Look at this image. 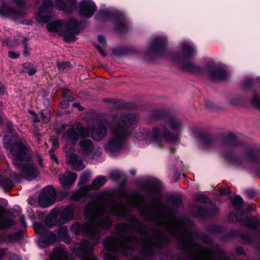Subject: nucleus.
Instances as JSON below:
<instances>
[{
    "instance_id": "1a4fd4ad",
    "label": "nucleus",
    "mask_w": 260,
    "mask_h": 260,
    "mask_svg": "<svg viewBox=\"0 0 260 260\" xmlns=\"http://www.w3.org/2000/svg\"><path fill=\"white\" fill-rule=\"evenodd\" d=\"M76 207L70 205L66 208H54L46 218V223L49 226L61 225L73 219Z\"/></svg>"
},
{
    "instance_id": "ddd939ff",
    "label": "nucleus",
    "mask_w": 260,
    "mask_h": 260,
    "mask_svg": "<svg viewBox=\"0 0 260 260\" xmlns=\"http://www.w3.org/2000/svg\"><path fill=\"white\" fill-rule=\"evenodd\" d=\"M79 153L84 158H93L95 156H99L101 153V148L95 146L89 139H83L78 144Z\"/></svg>"
},
{
    "instance_id": "aec40b11",
    "label": "nucleus",
    "mask_w": 260,
    "mask_h": 260,
    "mask_svg": "<svg viewBox=\"0 0 260 260\" xmlns=\"http://www.w3.org/2000/svg\"><path fill=\"white\" fill-rule=\"evenodd\" d=\"M107 127L102 123L95 124L91 132L92 137L95 141L102 140L107 135Z\"/></svg>"
},
{
    "instance_id": "9d476101",
    "label": "nucleus",
    "mask_w": 260,
    "mask_h": 260,
    "mask_svg": "<svg viewBox=\"0 0 260 260\" xmlns=\"http://www.w3.org/2000/svg\"><path fill=\"white\" fill-rule=\"evenodd\" d=\"M104 242L109 250L123 254H126V250L134 249L139 243L135 237L127 236L122 239H118L115 237H108L105 240Z\"/></svg>"
},
{
    "instance_id": "423d86ee",
    "label": "nucleus",
    "mask_w": 260,
    "mask_h": 260,
    "mask_svg": "<svg viewBox=\"0 0 260 260\" xmlns=\"http://www.w3.org/2000/svg\"><path fill=\"white\" fill-rule=\"evenodd\" d=\"M180 53H172L168 55L169 59L184 70L198 73L201 68L193 62L198 53V48L191 40L187 39L180 40L177 44Z\"/></svg>"
},
{
    "instance_id": "79ce46f5",
    "label": "nucleus",
    "mask_w": 260,
    "mask_h": 260,
    "mask_svg": "<svg viewBox=\"0 0 260 260\" xmlns=\"http://www.w3.org/2000/svg\"><path fill=\"white\" fill-rule=\"evenodd\" d=\"M10 260H22L17 255L11 253L10 254Z\"/></svg>"
},
{
    "instance_id": "8fccbe9b",
    "label": "nucleus",
    "mask_w": 260,
    "mask_h": 260,
    "mask_svg": "<svg viewBox=\"0 0 260 260\" xmlns=\"http://www.w3.org/2000/svg\"><path fill=\"white\" fill-rule=\"evenodd\" d=\"M96 48H97L98 50H99V51L101 53V54L103 56H106V53L105 52V51L100 46H97Z\"/></svg>"
},
{
    "instance_id": "ea45409f",
    "label": "nucleus",
    "mask_w": 260,
    "mask_h": 260,
    "mask_svg": "<svg viewBox=\"0 0 260 260\" xmlns=\"http://www.w3.org/2000/svg\"><path fill=\"white\" fill-rule=\"evenodd\" d=\"M9 57L11 58H17L19 56V53H16L14 51H9L8 53Z\"/></svg>"
},
{
    "instance_id": "4d7b16f0",
    "label": "nucleus",
    "mask_w": 260,
    "mask_h": 260,
    "mask_svg": "<svg viewBox=\"0 0 260 260\" xmlns=\"http://www.w3.org/2000/svg\"><path fill=\"white\" fill-rule=\"evenodd\" d=\"M3 45H8L10 46H13L8 40H5L3 42Z\"/></svg>"
},
{
    "instance_id": "9b49d317",
    "label": "nucleus",
    "mask_w": 260,
    "mask_h": 260,
    "mask_svg": "<svg viewBox=\"0 0 260 260\" xmlns=\"http://www.w3.org/2000/svg\"><path fill=\"white\" fill-rule=\"evenodd\" d=\"M169 44V37L165 32L153 35L148 43V49L152 53L164 55Z\"/></svg>"
},
{
    "instance_id": "39448f33",
    "label": "nucleus",
    "mask_w": 260,
    "mask_h": 260,
    "mask_svg": "<svg viewBox=\"0 0 260 260\" xmlns=\"http://www.w3.org/2000/svg\"><path fill=\"white\" fill-rule=\"evenodd\" d=\"M88 136V130L79 123L69 126L63 133V139L66 143L64 148V151L67 154L66 161L73 170L79 171L84 168L82 159L73 152L78 139Z\"/></svg>"
},
{
    "instance_id": "f8f14e48",
    "label": "nucleus",
    "mask_w": 260,
    "mask_h": 260,
    "mask_svg": "<svg viewBox=\"0 0 260 260\" xmlns=\"http://www.w3.org/2000/svg\"><path fill=\"white\" fill-rule=\"evenodd\" d=\"M13 4L3 3L0 5V15L13 19L23 16L21 9L25 4L24 0H12Z\"/></svg>"
},
{
    "instance_id": "603ef678",
    "label": "nucleus",
    "mask_w": 260,
    "mask_h": 260,
    "mask_svg": "<svg viewBox=\"0 0 260 260\" xmlns=\"http://www.w3.org/2000/svg\"><path fill=\"white\" fill-rule=\"evenodd\" d=\"M230 103L231 104L237 105L239 104V101L236 99H232L230 100Z\"/></svg>"
},
{
    "instance_id": "de8ad7c7",
    "label": "nucleus",
    "mask_w": 260,
    "mask_h": 260,
    "mask_svg": "<svg viewBox=\"0 0 260 260\" xmlns=\"http://www.w3.org/2000/svg\"><path fill=\"white\" fill-rule=\"evenodd\" d=\"M27 72L29 74V75L31 76L33 75L36 72V70L34 68H31L28 69Z\"/></svg>"
},
{
    "instance_id": "20e7f679",
    "label": "nucleus",
    "mask_w": 260,
    "mask_h": 260,
    "mask_svg": "<svg viewBox=\"0 0 260 260\" xmlns=\"http://www.w3.org/2000/svg\"><path fill=\"white\" fill-rule=\"evenodd\" d=\"M183 125L177 117L167 116L164 118V123L159 124L150 132L148 129L141 128L135 135L139 141H151L154 143L172 142L178 139L181 132Z\"/></svg>"
},
{
    "instance_id": "a18cd8bd",
    "label": "nucleus",
    "mask_w": 260,
    "mask_h": 260,
    "mask_svg": "<svg viewBox=\"0 0 260 260\" xmlns=\"http://www.w3.org/2000/svg\"><path fill=\"white\" fill-rule=\"evenodd\" d=\"M29 48L25 45L24 46V55L27 56L29 55Z\"/></svg>"
},
{
    "instance_id": "f3484780",
    "label": "nucleus",
    "mask_w": 260,
    "mask_h": 260,
    "mask_svg": "<svg viewBox=\"0 0 260 260\" xmlns=\"http://www.w3.org/2000/svg\"><path fill=\"white\" fill-rule=\"evenodd\" d=\"M55 200V191L51 186H47L39 197V203L42 207L52 205Z\"/></svg>"
},
{
    "instance_id": "a211bd4d",
    "label": "nucleus",
    "mask_w": 260,
    "mask_h": 260,
    "mask_svg": "<svg viewBox=\"0 0 260 260\" xmlns=\"http://www.w3.org/2000/svg\"><path fill=\"white\" fill-rule=\"evenodd\" d=\"M229 220L231 222H240L244 226L256 229L260 224V216H246L243 219H239L234 213H231L229 216Z\"/></svg>"
},
{
    "instance_id": "f03ea898",
    "label": "nucleus",
    "mask_w": 260,
    "mask_h": 260,
    "mask_svg": "<svg viewBox=\"0 0 260 260\" xmlns=\"http://www.w3.org/2000/svg\"><path fill=\"white\" fill-rule=\"evenodd\" d=\"M3 141L6 147H9V156L20 172L18 174L9 170L0 171V186L5 190H8L14 186V180L18 181L21 177L29 181L36 179L39 175V171L34 164L26 162L30 156L27 148L21 140L17 139L12 144L13 139L9 140L6 136Z\"/></svg>"
},
{
    "instance_id": "473e14b6",
    "label": "nucleus",
    "mask_w": 260,
    "mask_h": 260,
    "mask_svg": "<svg viewBox=\"0 0 260 260\" xmlns=\"http://www.w3.org/2000/svg\"><path fill=\"white\" fill-rule=\"evenodd\" d=\"M91 177V173L90 171H86L84 172L82 176L80 178V180L79 181V185H82L86 183Z\"/></svg>"
},
{
    "instance_id": "6e6d98bb",
    "label": "nucleus",
    "mask_w": 260,
    "mask_h": 260,
    "mask_svg": "<svg viewBox=\"0 0 260 260\" xmlns=\"http://www.w3.org/2000/svg\"><path fill=\"white\" fill-rule=\"evenodd\" d=\"M5 91L4 86L0 83V94H3Z\"/></svg>"
},
{
    "instance_id": "2eb2a0df",
    "label": "nucleus",
    "mask_w": 260,
    "mask_h": 260,
    "mask_svg": "<svg viewBox=\"0 0 260 260\" xmlns=\"http://www.w3.org/2000/svg\"><path fill=\"white\" fill-rule=\"evenodd\" d=\"M79 15L83 19L92 17L97 10L95 3L93 0H81L76 5Z\"/></svg>"
},
{
    "instance_id": "5701e85b",
    "label": "nucleus",
    "mask_w": 260,
    "mask_h": 260,
    "mask_svg": "<svg viewBox=\"0 0 260 260\" xmlns=\"http://www.w3.org/2000/svg\"><path fill=\"white\" fill-rule=\"evenodd\" d=\"M22 236L21 232L6 235L4 233H0V243L6 242L8 243L16 242L19 240Z\"/></svg>"
},
{
    "instance_id": "4be33fe9",
    "label": "nucleus",
    "mask_w": 260,
    "mask_h": 260,
    "mask_svg": "<svg viewBox=\"0 0 260 260\" xmlns=\"http://www.w3.org/2000/svg\"><path fill=\"white\" fill-rule=\"evenodd\" d=\"M211 79L217 81L226 79L229 76V74L226 71L217 67L210 71L208 74Z\"/></svg>"
},
{
    "instance_id": "7c9ffc66",
    "label": "nucleus",
    "mask_w": 260,
    "mask_h": 260,
    "mask_svg": "<svg viewBox=\"0 0 260 260\" xmlns=\"http://www.w3.org/2000/svg\"><path fill=\"white\" fill-rule=\"evenodd\" d=\"M232 202L237 211H240L242 208L243 200L241 197L236 196L231 198Z\"/></svg>"
},
{
    "instance_id": "a19ab883",
    "label": "nucleus",
    "mask_w": 260,
    "mask_h": 260,
    "mask_svg": "<svg viewBox=\"0 0 260 260\" xmlns=\"http://www.w3.org/2000/svg\"><path fill=\"white\" fill-rule=\"evenodd\" d=\"M60 107L62 109H66L69 106V103L67 101H63L60 103Z\"/></svg>"
},
{
    "instance_id": "412c9836",
    "label": "nucleus",
    "mask_w": 260,
    "mask_h": 260,
    "mask_svg": "<svg viewBox=\"0 0 260 260\" xmlns=\"http://www.w3.org/2000/svg\"><path fill=\"white\" fill-rule=\"evenodd\" d=\"M77 178V174L71 173L70 171L67 172L62 175H59L58 176L59 181L64 187L70 186L74 184Z\"/></svg>"
},
{
    "instance_id": "49530a36",
    "label": "nucleus",
    "mask_w": 260,
    "mask_h": 260,
    "mask_svg": "<svg viewBox=\"0 0 260 260\" xmlns=\"http://www.w3.org/2000/svg\"><path fill=\"white\" fill-rule=\"evenodd\" d=\"M219 192L222 195H226L229 193V190L225 188L220 189Z\"/></svg>"
},
{
    "instance_id": "680f3d73",
    "label": "nucleus",
    "mask_w": 260,
    "mask_h": 260,
    "mask_svg": "<svg viewBox=\"0 0 260 260\" xmlns=\"http://www.w3.org/2000/svg\"><path fill=\"white\" fill-rule=\"evenodd\" d=\"M29 112H30V113L31 114H32L34 116H36V114L35 113V112H34V111H29Z\"/></svg>"
},
{
    "instance_id": "6e6552de",
    "label": "nucleus",
    "mask_w": 260,
    "mask_h": 260,
    "mask_svg": "<svg viewBox=\"0 0 260 260\" xmlns=\"http://www.w3.org/2000/svg\"><path fill=\"white\" fill-rule=\"evenodd\" d=\"M97 18L99 21L109 22L113 29L117 31H126L130 26L125 15L110 9L102 8L100 10Z\"/></svg>"
},
{
    "instance_id": "052dcab7",
    "label": "nucleus",
    "mask_w": 260,
    "mask_h": 260,
    "mask_svg": "<svg viewBox=\"0 0 260 260\" xmlns=\"http://www.w3.org/2000/svg\"><path fill=\"white\" fill-rule=\"evenodd\" d=\"M34 120V121L35 122H38V121H39V118H38V117H37V115H36V116H34V120Z\"/></svg>"
},
{
    "instance_id": "b1692460",
    "label": "nucleus",
    "mask_w": 260,
    "mask_h": 260,
    "mask_svg": "<svg viewBox=\"0 0 260 260\" xmlns=\"http://www.w3.org/2000/svg\"><path fill=\"white\" fill-rule=\"evenodd\" d=\"M238 144L237 141L234 138H226L218 143L219 147L225 150L234 148Z\"/></svg>"
},
{
    "instance_id": "a878e982",
    "label": "nucleus",
    "mask_w": 260,
    "mask_h": 260,
    "mask_svg": "<svg viewBox=\"0 0 260 260\" xmlns=\"http://www.w3.org/2000/svg\"><path fill=\"white\" fill-rule=\"evenodd\" d=\"M203 63L208 74L210 73L211 70L214 69L217 67L215 59L211 57L204 58L203 59Z\"/></svg>"
},
{
    "instance_id": "cd10ccee",
    "label": "nucleus",
    "mask_w": 260,
    "mask_h": 260,
    "mask_svg": "<svg viewBox=\"0 0 260 260\" xmlns=\"http://www.w3.org/2000/svg\"><path fill=\"white\" fill-rule=\"evenodd\" d=\"M254 86L255 83L253 77H245L243 79L241 83L242 87L245 90L250 89Z\"/></svg>"
},
{
    "instance_id": "f257e3e1",
    "label": "nucleus",
    "mask_w": 260,
    "mask_h": 260,
    "mask_svg": "<svg viewBox=\"0 0 260 260\" xmlns=\"http://www.w3.org/2000/svg\"><path fill=\"white\" fill-rule=\"evenodd\" d=\"M130 207L137 208L143 218L150 221L155 218L162 204L158 201H153L152 207H148L144 199L129 197L126 198L125 204L121 201L117 202L108 193L103 192L97 194L95 200L86 205L84 215L88 221L83 224L76 222L71 227V231L74 234H83L89 238V241L83 240L75 246L77 252L84 256L81 260H93L86 255L90 253L93 246L98 243L101 230L110 226L111 222L108 214L130 217L132 215Z\"/></svg>"
},
{
    "instance_id": "4468645a",
    "label": "nucleus",
    "mask_w": 260,
    "mask_h": 260,
    "mask_svg": "<svg viewBox=\"0 0 260 260\" xmlns=\"http://www.w3.org/2000/svg\"><path fill=\"white\" fill-rule=\"evenodd\" d=\"M34 226L36 232L41 235L38 241V245L41 248L48 246L50 243L55 240V234L48 231L44 225L39 223H35Z\"/></svg>"
},
{
    "instance_id": "0eeeda50",
    "label": "nucleus",
    "mask_w": 260,
    "mask_h": 260,
    "mask_svg": "<svg viewBox=\"0 0 260 260\" xmlns=\"http://www.w3.org/2000/svg\"><path fill=\"white\" fill-rule=\"evenodd\" d=\"M81 25V21L72 17L66 22L60 20L51 22L48 23L47 29L49 31L63 36L67 42L75 41L76 36L80 31Z\"/></svg>"
},
{
    "instance_id": "e2e57ef3",
    "label": "nucleus",
    "mask_w": 260,
    "mask_h": 260,
    "mask_svg": "<svg viewBox=\"0 0 260 260\" xmlns=\"http://www.w3.org/2000/svg\"><path fill=\"white\" fill-rule=\"evenodd\" d=\"M11 126H12L11 123L10 122V123H8V125H7L8 128H9V127L10 128L11 127Z\"/></svg>"
},
{
    "instance_id": "dca6fc26",
    "label": "nucleus",
    "mask_w": 260,
    "mask_h": 260,
    "mask_svg": "<svg viewBox=\"0 0 260 260\" xmlns=\"http://www.w3.org/2000/svg\"><path fill=\"white\" fill-rule=\"evenodd\" d=\"M40 6L37 19L40 23H48L53 17L52 7H54L55 2L52 0H41Z\"/></svg>"
},
{
    "instance_id": "6ab92c4d",
    "label": "nucleus",
    "mask_w": 260,
    "mask_h": 260,
    "mask_svg": "<svg viewBox=\"0 0 260 260\" xmlns=\"http://www.w3.org/2000/svg\"><path fill=\"white\" fill-rule=\"evenodd\" d=\"M77 0H55L54 7L67 13H71L76 9Z\"/></svg>"
},
{
    "instance_id": "f704fd0d",
    "label": "nucleus",
    "mask_w": 260,
    "mask_h": 260,
    "mask_svg": "<svg viewBox=\"0 0 260 260\" xmlns=\"http://www.w3.org/2000/svg\"><path fill=\"white\" fill-rule=\"evenodd\" d=\"M58 234L59 238L64 239L68 236V231L67 226H62L59 230Z\"/></svg>"
},
{
    "instance_id": "c03bdc74",
    "label": "nucleus",
    "mask_w": 260,
    "mask_h": 260,
    "mask_svg": "<svg viewBox=\"0 0 260 260\" xmlns=\"http://www.w3.org/2000/svg\"><path fill=\"white\" fill-rule=\"evenodd\" d=\"M52 149H51V150L49 151V152L50 153V156H51V157L52 159L54 160L55 161V162L57 163V164H58V160L57 158V157L55 156V155L51 152L52 151Z\"/></svg>"
},
{
    "instance_id": "13d9d810",
    "label": "nucleus",
    "mask_w": 260,
    "mask_h": 260,
    "mask_svg": "<svg viewBox=\"0 0 260 260\" xmlns=\"http://www.w3.org/2000/svg\"><path fill=\"white\" fill-rule=\"evenodd\" d=\"M136 173H137V171H136V170L135 169H132L129 171V173L132 176H135L136 174Z\"/></svg>"
},
{
    "instance_id": "5fc2aeb1",
    "label": "nucleus",
    "mask_w": 260,
    "mask_h": 260,
    "mask_svg": "<svg viewBox=\"0 0 260 260\" xmlns=\"http://www.w3.org/2000/svg\"><path fill=\"white\" fill-rule=\"evenodd\" d=\"M42 116L43 117V120L46 122L49 121V117L47 116L44 115V112H42L41 113Z\"/></svg>"
},
{
    "instance_id": "393cba45",
    "label": "nucleus",
    "mask_w": 260,
    "mask_h": 260,
    "mask_svg": "<svg viewBox=\"0 0 260 260\" xmlns=\"http://www.w3.org/2000/svg\"><path fill=\"white\" fill-rule=\"evenodd\" d=\"M67 257V253L62 248L58 247L54 250L50 256V260H66Z\"/></svg>"
},
{
    "instance_id": "3c124183",
    "label": "nucleus",
    "mask_w": 260,
    "mask_h": 260,
    "mask_svg": "<svg viewBox=\"0 0 260 260\" xmlns=\"http://www.w3.org/2000/svg\"><path fill=\"white\" fill-rule=\"evenodd\" d=\"M20 221H21L22 225L24 227H26L27 226V224H26V223L25 222V218H24V216H20Z\"/></svg>"
},
{
    "instance_id": "4c0bfd02",
    "label": "nucleus",
    "mask_w": 260,
    "mask_h": 260,
    "mask_svg": "<svg viewBox=\"0 0 260 260\" xmlns=\"http://www.w3.org/2000/svg\"><path fill=\"white\" fill-rule=\"evenodd\" d=\"M196 200L199 202L206 203L208 202L209 199L204 194H200L196 197Z\"/></svg>"
},
{
    "instance_id": "bf43d9fd",
    "label": "nucleus",
    "mask_w": 260,
    "mask_h": 260,
    "mask_svg": "<svg viewBox=\"0 0 260 260\" xmlns=\"http://www.w3.org/2000/svg\"><path fill=\"white\" fill-rule=\"evenodd\" d=\"M38 160H39V162L40 165L41 166L43 167L42 159H41V158L40 157V156H38Z\"/></svg>"
},
{
    "instance_id": "09e8293b",
    "label": "nucleus",
    "mask_w": 260,
    "mask_h": 260,
    "mask_svg": "<svg viewBox=\"0 0 260 260\" xmlns=\"http://www.w3.org/2000/svg\"><path fill=\"white\" fill-rule=\"evenodd\" d=\"M255 85L260 84V76L253 77Z\"/></svg>"
},
{
    "instance_id": "58836bf2",
    "label": "nucleus",
    "mask_w": 260,
    "mask_h": 260,
    "mask_svg": "<svg viewBox=\"0 0 260 260\" xmlns=\"http://www.w3.org/2000/svg\"><path fill=\"white\" fill-rule=\"evenodd\" d=\"M98 41L103 45V47H105L106 46V40L104 36H99Z\"/></svg>"
},
{
    "instance_id": "bb28decb",
    "label": "nucleus",
    "mask_w": 260,
    "mask_h": 260,
    "mask_svg": "<svg viewBox=\"0 0 260 260\" xmlns=\"http://www.w3.org/2000/svg\"><path fill=\"white\" fill-rule=\"evenodd\" d=\"M107 181L106 178L103 176H100L95 178L92 182L91 186L87 187V189H97Z\"/></svg>"
},
{
    "instance_id": "c85d7f7f",
    "label": "nucleus",
    "mask_w": 260,
    "mask_h": 260,
    "mask_svg": "<svg viewBox=\"0 0 260 260\" xmlns=\"http://www.w3.org/2000/svg\"><path fill=\"white\" fill-rule=\"evenodd\" d=\"M191 212L194 216L204 217L207 215V211L201 207L195 205L191 208Z\"/></svg>"
},
{
    "instance_id": "c756f323",
    "label": "nucleus",
    "mask_w": 260,
    "mask_h": 260,
    "mask_svg": "<svg viewBox=\"0 0 260 260\" xmlns=\"http://www.w3.org/2000/svg\"><path fill=\"white\" fill-rule=\"evenodd\" d=\"M201 144L203 148H209L212 146L214 140L208 136H203L200 139Z\"/></svg>"
},
{
    "instance_id": "864d4df0",
    "label": "nucleus",
    "mask_w": 260,
    "mask_h": 260,
    "mask_svg": "<svg viewBox=\"0 0 260 260\" xmlns=\"http://www.w3.org/2000/svg\"><path fill=\"white\" fill-rule=\"evenodd\" d=\"M73 107H77L80 111H82L83 110V108H82L79 103L74 104Z\"/></svg>"
},
{
    "instance_id": "2f4dec72",
    "label": "nucleus",
    "mask_w": 260,
    "mask_h": 260,
    "mask_svg": "<svg viewBox=\"0 0 260 260\" xmlns=\"http://www.w3.org/2000/svg\"><path fill=\"white\" fill-rule=\"evenodd\" d=\"M141 244L144 248L147 249H151L154 247L152 241L146 236L144 237V239L141 241Z\"/></svg>"
},
{
    "instance_id": "72a5a7b5",
    "label": "nucleus",
    "mask_w": 260,
    "mask_h": 260,
    "mask_svg": "<svg viewBox=\"0 0 260 260\" xmlns=\"http://www.w3.org/2000/svg\"><path fill=\"white\" fill-rule=\"evenodd\" d=\"M123 173L122 171L115 170L110 173V178L113 180H117L119 179L123 175Z\"/></svg>"
},
{
    "instance_id": "0e129e2a",
    "label": "nucleus",
    "mask_w": 260,
    "mask_h": 260,
    "mask_svg": "<svg viewBox=\"0 0 260 260\" xmlns=\"http://www.w3.org/2000/svg\"><path fill=\"white\" fill-rule=\"evenodd\" d=\"M57 142H58V139H56L55 142H54L53 143V145H54V147H55V143H57Z\"/></svg>"
},
{
    "instance_id": "7ed1b4c3",
    "label": "nucleus",
    "mask_w": 260,
    "mask_h": 260,
    "mask_svg": "<svg viewBox=\"0 0 260 260\" xmlns=\"http://www.w3.org/2000/svg\"><path fill=\"white\" fill-rule=\"evenodd\" d=\"M138 118L135 114L117 115L111 126L112 136L104 146L106 152L111 156L119 155L126 148V138L131 132L130 126L136 124Z\"/></svg>"
},
{
    "instance_id": "37998d69",
    "label": "nucleus",
    "mask_w": 260,
    "mask_h": 260,
    "mask_svg": "<svg viewBox=\"0 0 260 260\" xmlns=\"http://www.w3.org/2000/svg\"><path fill=\"white\" fill-rule=\"evenodd\" d=\"M8 250L7 248L0 249V258L3 257L7 253Z\"/></svg>"
},
{
    "instance_id": "c9c22d12",
    "label": "nucleus",
    "mask_w": 260,
    "mask_h": 260,
    "mask_svg": "<svg viewBox=\"0 0 260 260\" xmlns=\"http://www.w3.org/2000/svg\"><path fill=\"white\" fill-rule=\"evenodd\" d=\"M251 104L256 108L260 109V96L254 95L251 100Z\"/></svg>"
},
{
    "instance_id": "e433bc0d",
    "label": "nucleus",
    "mask_w": 260,
    "mask_h": 260,
    "mask_svg": "<svg viewBox=\"0 0 260 260\" xmlns=\"http://www.w3.org/2000/svg\"><path fill=\"white\" fill-rule=\"evenodd\" d=\"M146 191L150 193H157L159 192L158 188L152 184H150L146 188Z\"/></svg>"
}]
</instances>
